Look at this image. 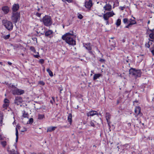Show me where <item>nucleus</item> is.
<instances>
[{
	"mask_svg": "<svg viewBox=\"0 0 154 154\" xmlns=\"http://www.w3.org/2000/svg\"><path fill=\"white\" fill-rule=\"evenodd\" d=\"M103 8L105 11H110L112 10V6L109 4L106 3V5L103 7Z\"/></svg>",
	"mask_w": 154,
	"mask_h": 154,
	"instance_id": "14",
	"label": "nucleus"
},
{
	"mask_svg": "<svg viewBox=\"0 0 154 154\" xmlns=\"http://www.w3.org/2000/svg\"><path fill=\"white\" fill-rule=\"evenodd\" d=\"M140 111L141 108L140 106L136 107L134 111L137 116H142L143 114L140 112Z\"/></svg>",
	"mask_w": 154,
	"mask_h": 154,
	"instance_id": "9",
	"label": "nucleus"
},
{
	"mask_svg": "<svg viewBox=\"0 0 154 154\" xmlns=\"http://www.w3.org/2000/svg\"><path fill=\"white\" fill-rule=\"evenodd\" d=\"M92 5V1L91 0H89L88 2H85V6L88 9H90Z\"/></svg>",
	"mask_w": 154,
	"mask_h": 154,
	"instance_id": "11",
	"label": "nucleus"
},
{
	"mask_svg": "<svg viewBox=\"0 0 154 154\" xmlns=\"http://www.w3.org/2000/svg\"><path fill=\"white\" fill-rule=\"evenodd\" d=\"M30 49L31 50V51H33L34 53H35L36 51H35V50L34 47H33V46L30 47Z\"/></svg>",
	"mask_w": 154,
	"mask_h": 154,
	"instance_id": "31",
	"label": "nucleus"
},
{
	"mask_svg": "<svg viewBox=\"0 0 154 154\" xmlns=\"http://www.w3.org/2000/svg\"><path fill=\"white\" fill-rule=\"evenodd\" d=\"M38 55H34L33 56L34 57L36 58H38L39 57H40L38 55L39 53L38 52L37 53Z\"/></svg>",
	"mask_w": 154,
	"mask_h": 154,
	"instance_id": "43",
	"label": "nucleus"
},
{
	"mask_svg": "<svg viewBox=\"0 0 154 154\" xmlns=\"http://www.w3.org/2000/svg\"><path fill=\"white\" fill-rule=\"evenodd\" d=\"M84 46L88 50H91L92 48L90 43L83 44Z\"/></svg>",
	"mask_w": 154,
	"mask_h": 154,
	"instance_id": "16",
	"label": "nucleus"
},
{
	"mask_svg": "<svg viewBox=\"0 0 154 154\" xmlns=\"http://www.w3.org/2000/svg\"><path fill=\"white\" fill-rule=\"evenodd\" d=\"M56 127H48L47 129V132H51L53 131H54L55 129L56 128Z\"/></svg>",
	"mask_w": 154,
	"mask_h": 154,
	"instance_id": "18",
	"label": "nucleus"
},
{
	"mask_svg": "<svg viewBox=\"0 0 154 154\" xmlns=\"http://www.w3.org/2000/svg\"><path fill=\"white\" fill-rule=\"evenodd\" d=\"M105 117L106 120H110L111 118V115L109 113L106 112V114Z\"/></svg>",
	"mask_w": 154,
	"mask_h": 154,
	"instance_id": "21",
	"label": "nucleus"
},
{
	"mask_svg": "<svg viewBox=\"0 0 154 154\" xmlns=\"http://www.w3.org/2000/svg\"><path fill=\"white\" fill-rule=\"evenodd\" d=\"M105 60L104 59H100L99 60V61H100V62H101V63H104L105 61Z\"/></svg>",
	"mask_w": 154,
	"mask_h": 154,
	"instance_id": "42",
	"label": "nucleus"
},
{
	"mask_svg": "<svg viewBox=\"0 0 154 154\" xmlns=\"http://www.w3.org/2000/svg\"><path fill=\"white\" fill-rule=\"evenodd\" d=\"M4 103H6L9 104V100L7 99H5L4 100Z\"/></svg>",
	"mask_w": 154,
	"mask_h": 154,
	"instance_id": "39",
	"label": "nucleus"
},
{
	"mask_svg": "<svg viewBox=\"0 0 154 154\" xmlns=\"http://www.w3.org/2000/svg\"><path fill=\"white\" fill-rule=\"evenodd\" d=\"M58 89L60 90V94H61L62 93L61 91L63 90V88L62 87V86L61 85H60V86L58 88Z\"/></svg>",
	"mask_w": 154,
	"mask_h": 154,
	"instance_id": "36",
	"label": "nucleus"
},
{
	"mask_svg": "<svg viewBox=\"0 0 154 154\" xmlns=\"http://www.w3.org/2000/svg\"><path fill=\"white\" fill-rule=\"evenodd\" d=\"M16 141L17 142L18 141V131L17 128H16Z\"/></svg>",
	"mask_w": 154,
	"mask_h": 154,
	"instance_id": "24",
	"label": "nucleus"
},
{
	"mask_svg": "<svg viewBox=\"0 0 154 154\" xmlns=\"http://www.w3.org/2000/svg\"><path fill=\"white\" fill-rule=\"evenodd\" d=\"M35 14L37 16L40 17L41 16V14L37 12Z\"/></svg>",
	"mask_w": 154,
	"mask_h": 154,
	"instance_id": "47",
	"label": "nucleus"
},
{
	"mask_svg": "<svg viewBox=\"0 0 154 154\" xmlns=\"http://www.w3.org/2000/svg\"><path fill=\"white\" fill-rule=\"evenodd\" d=\"M20 13L12 12L11 16V21L16 23L19 21L20 18Z\"/></svg>",
	"mask_w": 154,
	"mask_h": 154,
	"instance_id": "4",
	"label": "nucleus"
},
{
	"mask_svg": "<svg viewBox=\"0 0 154 154\" xmlns=\"http://www.w3.org/2000/svg\"><path fill=\"white\" fill-rule=\"evenodd\" d=\"M128 22H129V23L131 24V26L133 24L136 23V21L134 20H132V19H130L128 21Z\"/></svg>",
	"mask_w": 154,
	"mask_h": 154,
	"instance_id": "23",
	"label": "nucleus"
},
{
	"mask_svg": "<svg viewBox=\"0 0 154 154\" xmlns=\"http://www.w3.org/2000/svg\"><path fill=\"white\" fill-rule=\"evenodd\" d=\"M1 144L3 148H5L7 145V143L6 141H1Z\"/></svg>",
	"mask_w": 154,
	"mask_h": 154,
	"instance_id": "22",
	"label": "nucleus"
},
{
	"mask_svg": "<svg viewBox=\"0 0 154 154\" xmlns=\"http://www.w3.org/2000/svg\"><path fill=\"white\" fill-rule=\"evenodd\" d=\"M29 116L28 114L25 111H23V116L24 118H27L28 117V116Z\"/></svg>",
	"mask_w": 154,
	"mask_h": 154,
	"instance_id": "29",
	"label": "nucleus"
},
{
	"mask_svg": "<svg viewBox=\"0 0 154 154\" xmlns=\"http://www.w3.org/2000/svg\"><path fill=\"white\" fill-rule=\"evenodd\" d=\"M38 84L42 85H45V83L43 81H40L39 82Z\"/></svg>",
	"mask_w": 154,
	"mask_h": 154,
	"instance_id": "40",
	"label": "nucleus"
},
{
	"mask_svg": "<svg viewBox=\"0 0 154 154\" xmlns=\"http://www.w3.org/2000/svg\"><path fill=\"white\" fill-rule=\"evenodd\" d=\"M131 24H130L129 23V24L127 26H126L125 27V28H129V27H131Z\"/></svg>",
	"mask_w": 154,
	"mask_h": 154,
	"instance_id": "48",
	"label": "nucleus"
},
{
	"mask_svg": "<svg viewBox=\"0 0 154 154\" xmlns=\"http://www.w3.org/2000/svg\"><path fill=\"white\" fill-rule=\"evenodd\" d=\"M8 64H9V65H12V63L10 62H8Z\"/></svg>",
	"mask_w": 154,
	"mask_h": 154,
	"instance_id": "55",
	"label": "nucleus"
},
{
	"mask_svg": "<svg viewBox=\"0 0 154 154\" xmlns=\"http://www.w3.org/2000/svg\"><path fill=\"white\" fill-rule=\"evenodd\" d=\"M14 147H15V148H16V147H17V146H16V145H14Z\"/></svg>",
	"mask_w": 154,
	"mask_h": 154,
	"instance_id": "60",
	"label": "nucleus"
},
{
	"mask_svg": "<svg viewBox=\"0 0 154 154\" xmlns=\"http://www.w3.org/2000/svg\"><path fill=\"white\" fill-rule=\"evenodd\" d=\"M72 114L71 113H69L68 115V121L69 122L70 124H71L72 120Z\"/></svg>",
	"mask_w": 154,
	"mask_h": 154,
	"instance_id": "19",
	"label": "nucleus"
},
{
	"mask_svg": "<svg viewBox=\"0 0 154 154\" xmlns=\"http://www.w3.org/2000/svg\"><path fill=\"white\" fill-rule=\"evenodd\" d=\"M95 115H98L97 112L95 111L92 110L87 113V115L88 116H93Z\"/></svg>",
	"mask_w": 154,
	"mask_h": 154,
	"instance_id": "12",
	"label": "nucleus"
},
{
	"mask_svg": "<svg viewBox=\"0 0 154 154\" xmlns=\"http://www.w3.org/2000/svg\"><path fill=\"white\" fill-rule=\"evenodd\" d=\"M29 123L32 124L33 122V119L32 118H30L29 120Z\"/></svg>",
	"mask_w": 154,
	"mask_h": 154,
	"instance_id": "44",
	"label": "nucleus"
},
{
	"mask_svg": "<svg viewBox=\"0 0 154 154\" xmlns=\"http://www.w3.org/2000/svg\"><path fill=\"white\" fill-rule=\"evenodd\" d=\"M39 63L42 64L44 63V60L43 59H41L39 61Z\"/></svg>",
	"mask_w": 154,
	"mask_h": 154,
	"instance_id": "37",
	"label": "nucleus"
},
{
	"mask_svg": "<svg viewBox=\"0 0 154 154\" xmlns=\"http://www.w3.org/2000/svg\"><path fill=\"white\" fill-rule=\"evenodd\" d=\"M83 17V16L82 15L80 14H79L78 15V18L79 19H82Z\"/></svg>",
	"mask_w": 154,
	"mask_h": 154,
	"instance_id": "33",
	"label": "nucleus"
},
{
	"mask_svg": "<svg viewBox=\"0 0 154 154\" xmlns=\"http://www.w3.org/2000/svg\"><path fill=\"white\" fill-rule=\"evenodd\" d=\"M10 154H18V153L17 151L13 149L10 150Z\"/></svg>",
	"mask_w": 154,
	"mask_h": 154,
	"instance_id": "26",
	"label": "nucleus"
},
{
	"mask_svg": "<svg viewBox=\"0 0 154 154\" xmlns=\"http://www.w3.org/2000/svg\"><path fill=\"white\" fill-rule=\"evenodd\" d=\"M119 101L118 100V101H117V104H119Z\"/></svg>",
	"mask_w": 154,
	"mask_h": 154,
	"instance_id": "59",
	"label": "nucleus"
},
{
	"mask_svg": "<svg viewBox=\"0 0 154 154\" xmlns=\"http://www.w3.org/2000/svg\"><path fill=\"white\" fill-rule=\"evenodd\" d=\"M93 146V147H96V146L95 145H94Z\"/></svg>",
	"mask_w": 154,
	"mask_h": 154,
	"instance_id": "64",
	"label": "nucleus"
},
{
	"mask_svg": "<svg viewBox=\"0 0 154 154\" xmlns=\"http://www.w3.org/2000/svg\"><path fill=\"white\" fill-rule=\"evenodd\" d=\"M53 32L52 30H49L46 31L45 33V36L48 37L50 38H51L53 36L52 35Z\"/></svg>",
	"mask_w": 154,
	"mask_h": 154,
	"instance_id": "13",
	"label": "nucleus"
},
{
	"mask_svg": "<svg viewBox=\"0 0 154 154\" xmlns=\"http://www.w3.org/2000/svg\"><path fill=\"white\" fill-rule=\"evenodd\" d=\"M125 5L124 6H123V7H120L119 8L120 9L122 10V11H123L124 10V9L125 8Z\"/></svg>",
	"mask_w": 154,
	"mask_h": 154,
	"instance_id": "46",
	"label": "nucleus"
},
{
	"mask_svg": "<svg viewBox=\"0 0 154 154\" xmlns=\"http://www.w3.org/2000/svg\"><path fill=\"white\" fill-rule=\"evenodd\" d=\"M121 23V20L119 19H118L116 23V24L117 26H119Z\"/></svg>",
	"mask_w": 154,
	"mask_h": 154,
	"instance_id": "30",
	"label": "nucleus"
},
{
	"mask_svg": "<svg viewBox=\"0 0 154 154\" xmlns=\"http://www.w3.org/2000/svg\"><path fill=\"white\" fill-rule=\"evenodd\" d=\"M89 51V53L91 54H93L92 51H91V50H88Z\"/></svg>",
	"mask_w": 154,
	"mask_h": 154,
	"instance_id": "51",
	"label": "nucleus"
},
{
	"mask_svg": "<svg viewBox=\"0 0 154 154\" xmlns=\"http://www.w3.org/2000/svg\"><path fill=\"white\" fill-rule=\"evenodd\" d=\"M2 9L4 13L5 14H7L9 11V8L7 6H5L2 7Z\"/></svg>",
	"mask_w": 154,
	"mask_h": 154,
	"instance_id": "15",
	"label": "nucleus"
},
{
	"mask_svg": "<svg viewBox=\"0 0 154 154\" xmlns=\"http://www.w3.org/2000/svg\"><path fill=\"white\" fill-rule=\"evenodd\" d=\"M10 37V35L9 34L6 35L4 37V39H8Z\"/></svg>",
	"mask_w": 154,
	"mask_h": 154,
	"instance_id": "35",
	"label": "nucleus"
},
{
	"mask_svg": "<svg viewBox=\"0 0 154 154\" xmlns=\"http://www.w3.org/2000/svg\"><path fill=\"white\" fill-rule=\"evenodd\" d=\"M98 16H99V17H102V15H99V14H98Z\"/></svg>",
	"mask_w": 154,
	"mask_h": 154,
	"instance_id": "58",
	"label": "nucleus"
},
{
	"mask_svg": "<svg viewBox=\"0 0 154 154\" xmlns=\"http://www.w3.org/2000/svg\"><path fill=\"white\" fill-rule=\"evenodd\" d=\"M20 6L18 4H14L12 8V12H18L17 11L19 10Z\"/></svg>",
	"mask_w": 154,
	"mask_h": 154,
	"instance_id": "10",
	"label": "nucleus"
},
{
	"mask_svg": "<svg viewBox=\"0 0 154 154\" xmlns=\"http://www.w3.org/2000/svg\"><path fill=\"white\" fill-rule=\"evenodd\" d=\"M31 154H36V153L33 152L31 153Z\"/></svg>",
	"mask_w": 154,
	"mask_h": 154,
	"instance_id": "61",
	"label": "nucleus"
},
{
	"mask_svg": "<svg viewBox=\"0 0 154 154\" xmlns=\"http://www.w3.org/2000/svg\"><path fill=\"white\" fill-rule=\"evenodd\" d=\"M3 115L2 112H0V124L2 123Z\"/></svg>",
	"mask_w": 154,
	"mask_h": 154,
	"instance_id": "25",
	"label": "nucleus"
},
{
	"mask_svg": "<svg viewBox=\"0 0 154 154\" xmlns=\"http://www.w3.org/2000/svg\"><path fill=\"white\" fill-rule=\"evenodd\" d=\"M149 41H151L152 42H154V39H152V40H149Z\"/></svg>",
	"mask_w": 154,
	"mask_h": 154,
	"instance_id": "56",
	"label": "nucleus"
},
{
	"mask_svg": "<svg viewBox=\"0 0 154 154\" xmlns=\"http://www.w3.org/2000/svg\"><path fill=\"white\" fill-rule=\"evenodd\" d=\"M106 24L109 25V20H106Z\"/></svg>",
	"mask_w": 154,
	"mask_h": 154,
	"instance_id": "52",
	"label": "nucleus"
},
{
	"mask_svg": "<svg viewBox=\"0 0 154 154\" xmlns=\"http://www.w3.org/2000/svg\"><path fill=\"white\" fill-rule=\"evenodd\" d=\"M41 21L43 22L44 25L46 26H50L52 23L51 17L48 15H45L41 20Z\"/></svg>",
	"mask_w": 154,
	"mask_h": 154,
	"instance_id": "2",
	"label": "nucleus"
},
{
	"mask_svg": "<svg viewBox=\"0 0 154 154\" xmlns=\"http://www.w3.org/2000/svg\"><path fill=\"white\" fill-rule=\"evenodd\" d=\"M149 42H148L147 43H146L145 44V46L147 48H149L150 47Z\"/></svg>",
	"mask_w": 154,
	"mask_h": 154,
	"instance_id": "41",
	"label": "nucleus"
},
{
	"mask_svg": "<svg viewBox=\"0 0 154 154\" xmlns=\"http://www.w3.org/2000/svg\"><path fill=\"white\" fill-rule=\"evenodd\" d=\"M26 130H27L26 128H24V130H22V131H21L22 132H24V131H26Z\"/></svg>",
	"mask_w": 154,
	"mask_h": 154,
	"instance_id": "53",
	"label": "nucleus"
},
{
	"mask_svg": "<svg viewBox=\"0 0 154 154\" xmlns=\"http://www.w3.org/2000/svg\"><path fill=\"white\" fill-rule=\"evenodd\" d=\"M44 115L39 114L38 116V119H42L45 118Z\"/></svg>",
	"mask_w": 154,
	"mask_h": 154,
	"instance_id": "28",
	"label": "nucleus"
},
{
	"mask_svg": "<svg viewBox=\"0 0 154 154\" xmlns=\"http://www.w3.org/2000/svg\"><path fill=\"white\" fill-rule=\"evenodd\" d=\"M8 105L9 104L6 103H5L3 105V106L4 108H5L7 107L8 106Z\"/></svg>",
	"mask_w": 154,
	"mask_h": 154,
	"instance_id": "49",
	"label": "nucleus"
},
{
	"mask_svg": "<svg viewBox=\"0 0 154 154\" xmlns=\"http://www.w3.org/2000/svg\"><path fill=\"white\" fill-rule=\"evenodd\" d=\"M12 93L14 95H20L24 93V91L22 90L16 89L13 90Z\"/></svg>",
	"mask_w": 154,
	"mask_h": 154,
	"instance_id": "7",
	"label": "nucleus"
},
{
	"mask_svg": "<svg viewBox=\"0 0 154 154\" xmlns=\"http://www.w3.org/2000/svg\"><path fill=\"white\" fill-rule=\"evenodd\" d=\"M47 71L48 73L50 76L52 77L53 76V72L49 68H48L47 69Z\"/></svg>",
	"mask_w": 154,
	"mask_h": 154,
	"instance_id": "27",
	"label": "nucleus"
},
{
	"mask_svg": "<svg viewBox=\"0 0 154 154\" xmlns=\"http://www.w3.org/2000/svg\"><path fill=\"white\" fill-rule=\"evenodd\" d=\"M14 87V85H12V88H13V87Z\"/></svg>",
	"mask_w": 154,
	"mask_h": 154,
	"instance_id": "62",
	"label": "nucleus"
},
{
	"mask_svg": "<svg viewBox=\"0 0 154 154\" xmlns=\"http://www.w3.org/2000/svg\"><path fill=\"white\" fill-rule=\"evenodd\" d=\"M20 126H19L18 127V128L19 129H20Z\"/></svg>",
	"mask_w": 154,
	"mask_h": 154,
	"instance_id": "63",
	"label": "nucleus"
},
{
	"mask_svg": "<svg viewBox=\"0 0 154 154\" xmlns=\"http://www.w3.org/2000/svg\"><path fill=\"white\" fill-rule=\"evenodd\" d=\"M101 75L100 74H96L94 75L93 80H95L99 78V77Z\"/></svg>",
	"mask_w": 154,
	"mask_h": 154,
	"instance_id": "20",
	"label": "nucleus"
},
{
	"mask_svg": "<svg viewBox=\"0 0 154 154\" xmlns=\"http://www.w3.org/2000/svg\"><path fill=\"white\" fill-rule=\"evenodd\" d=\"M74 36L73 31L71 33H67L63 35L62 39L65 40L66 42L69 45H75L76 44L75 41L73 39L72 37Z\"/></svg>",
	"mask_w": 154,
	"mask_h": 154,
	"instance_id": "1",
	"label": "nucleus"
},
{
	"mask_svg": "<svg viewBox=\"0 0 154 154\" xmlns=\"http://www.w3.org/2000/svg\"><path fill=\"white\" fill-rule=\"evenodd\" d=\"M149 31L151 32L149 35V37L152 39H154V29H150Z\"/></svg>",
	"mask_w": 154,
	"mask_h": 154,
	"instance_id": "17",
	"label": "nucleus"
},
{
	"mask_svg": "<svg viewBox=\"0 0 154 154\" xmlns=\"http://www.w3.org/2000/svg\"><path fill=\"white\" fill-rule=\"evenodd\" d=\"M108 124L109 125V124L110 123V120H106Z\"/></svg>",
	"mask_w": 154,
	"mask_h": 154,
	"instance_id": "50",
	"label": "nucleus"
},
{
	"mask_svg": "<svg viewBox=\"0 0 154 154\" xmlns=\"http://www.w3.org/2000/svg\"><path fill=\"white\" fill-rule=\"evenodd\" d=\"M26 130H27L26 128H24V130H22V131H21L22 132H24V131H26Z\"/></svg>",
	"mask_w": 154,
	"mask_h": 154,
	"instance_id": "54",
	"label": "nucleus"
},
{
	"mask_svg": "<svg viewBox=\"0 0 154 154\" xmlns=\"http://www.w3.org/2000/svg\"><path fill=\"white\" fill-rule=\"evenodd\" d=\"M2 22L4 26L8 30L11 31L13 29V25L11 22L4 20Z\"/></svg>",
	"mask_w": 154,
	"mask_h": 154,
	"instance_id": "5",
	"label": "nucleus"
},
{
	"mask_svg": "<svg viewBox=\"0 0 154 154\" xmlns=\"http://www.w3.org/2000/svg\"><path fill=\"white\" fill-rule=\"evenodd\" d=\"M90 126H92L93 127H95V125H94V123L92 121H91L90 122Z\"/></svg>",
	"mask_w": 154,
	"mask_h": 154,
	"instance_id": "38",
	"label": "nucleus"
},
{
	"mask_svg": "<svg viewBox=\"0 0 154 154\" xmlns=\"http://www.w3.org/2000/svg\"><path fill=\"white\" fill-rule=\"evenodd\" d=\"M123 22L124 23H126L128 22V19L127 18H125L123 19Z\"/></svg>",
	"mask_w": 154,
	"mask_h": 154,
	"instance_id": "34",
	"label": "nucleus"
},
{
	"mask_svg": "<svg viewBox=\"0 0 154 154\" xmlns=\"http://www.w3.org/2000/svg\"><path fill=\"white\" fill-rule=\"evenodd\" d=\"M129 74L131 76L136 79L141 76V72L140 70H137L131 68L129 70Z\"/></svg>",
	"mask_w": 154,
	"mask_h": 154,
	"instance_id": "3",
	"label": "nucleus"
},
{
	"mask_svg": "<svg viewBox=\"0 0 154 154\" xmlns=\"http://www.w3.org/2000/svg\"><path fill=\"white\" fill-rule=\"evenodd\" d=\"M115 14L113 11L106 12L103 15V18L104 20H107L110 17H112Z\"/></svg>",
	"mask_w": 154,
	"mask_h": 154,
	"instance_id": "6",
	"label": "nucleus"
},
{
	"mask_svg": "<svg viewBox=\"0 0 154 154\" xmlns=\"http://www.w3.org/2000/svg\"><path fill=\"white\" fill-rule=\"evenodd\" d=\"M150 21L149 20L148 21L147 23L148 24H149L150 23Z\"/></svg>",
	"mask_w": 154,
	"mask_h": 154,
	"instance_id": "57",
	"label": "nucleus"
},
{
	"mask_svg": "<svg viewBox=\"0 0 154 154\" xmlns=\"http://www.w3.org/2000/svg\"><path fill=\"white\" fill-rule=\"evenodd\" d=\"M23 101L22 98L20 97H16L14 100V103L17 105H19Z\"/></svg>",
	"mask_w": 154,
	"mask_h": 154,
	"instance_id": "8",
	"label": "nucleus"
},
{
	"mask_svg": "<svg viewBox=\"0 0 154 154\" xmlns=\"http://www.w3.org/2000/svg\"><path fill=\"white\" fill-rule=\"evenodd\" d=\"M5 137L2 136V135L0 134V140H4Z\"/></svg>",
	"mask_w": 154,
	"mask_h": 154,
	"instance_id": "45",
	"label": "nucleus"
},
{
	"mask_svg": "<svg viewBox=\"0 0 154 154\" xmlns=\"http://www.w3.org/2000/svg\"><path fill=\"white\" fill-rule=\"evenodd\" d=\"M150 50L153 55H154V47L150 48Z\"/></svg>",
	"mask_w": 154,
	"mask_h": 154,
	"instance_id": "32",
	"label": "nucleus"
}]
</instances>
